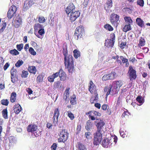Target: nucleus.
Masks as SVG:
<instances>
[{
    "label": "nucleus",
    "instance_id": "49",
    "mask_svg": "<svg viewBox=\"0 0 150 150\" xmlns=\"http://www.w3.org/2000/svg\"><path fill=\"white\" fill-rule=\"evenodd\" d=\"M38 33L40 35L42 36L45 33L44 29L42 28L41 29H40V30L38 31Z\"/></svg>",
    "mask_w": 150,
    "mask_h": 150
},
{
    "label": "nucleus",
    "instance_id": "56",
    "mask_svg": "<svg viewBox=\"0 0 150 150\" xmlns=\"http://www.w3.org/2000/svg\"><path fill=\"white\" fill-rule=\"evenodd\" d=\"M98 95H96V97L95 98L93 99V101L92 102V100H91V103H95L98 101Z\"/></svg>",
    "mask_w": 150,
    "mask_h": 150
},
{
    "label": "nucleus",
    "instance_id": "11",
    "mask_svg": "<svg viewBox=\"0 0 150 150\" xmlns=\"http://www.w3.org/2000/svg\"><path fill=\"white\" fill-rule=\"evenodd\" d=\"M80 15V13L79 11H76L71 12L68 15L69 17V19L71 22L75 21L78 17Z\"/></svg>",
    "mask_w": 150,
    "mask_h": 150
},
{
    "label": "nucleus",
    "instance_id": "59",
    "mask_svg": "<svg viewBox=\"0 0 150 150\" xmlns=\"http://www.w3.org/2000/svg\"><path fill=\"white\" fill-rule=\"evenodd\" d=\"M6 27V23H4L3 27L0 29V32L1 33L4 30Z\"/></svg>",
    "mask_w": 150,
    "mask_h": 150
},
{
    "label": "nucleus",
    "instance_id": "15",
    "mask_svg": "<svg viewBox=\"0 0 150 150\" xmlns=\"http://www.w3.org/2000/svg\"><path fill=\"white\" fill-rule=\"evenodd\" d=\"M75 9L74 5L72 3H70L66 8L65 11L68 15H69L71 12L76 11Z\"/></svg>",
    "mask_w": 150,
    "mask_h": 150
},
{
    "label": "nucleus",
    "instance_id": "64",
    "mask_svg": "<svg viewBox=\"0 0 150 150\" xmlns=\"http://www.w3.org/2000/svg\"><path fill=\"white\" fill-rule=\"evenodd\" d=\"M120 134L121 136L123 138H125L126 136V134H125L124 133V132L123 131L122 132L121 131H120Z\"/></svg>",
    "mask_w": 150,
    "mask_h": 150
},
{
    "label": "nucleus",
    "instance_id": "33",
    "mask_svg": "<svg viewBox=\"0 0 150 150\" xmlns=\"http://www.w3.org/2000/svg\"><path fill=\"white\" fill-rule=\"evenodd\" d=\"M145 45V40L142 37H141L139 40V45L141 46H143Z\"/></svg>",
    "mask_w": 150,
    "mask_h": 150
},
{
    "label": "nucleus",
    "instance_id": "28",
    "mask_svg": "<svg viewBox=\"0 0 150 150\" xmlns=\"http://www.w3.org/2000/svg\"><path fill=\"white\" fill-rule=\"evenodd\" d=\"M88 140H91L92 138V134L89 132H86L85 133L84 137Z\"/></svg>",
    "mask_w": 150,
    "mask_h": 150
},
{
    "label": "nucleus",
    "instance_id": "6",
    "mask_svg": "<svg viewBox=\"0 0 150 150\" xmlns=\"http://www.w3.org/2000/svg\"><path fill=\"white\" fill-rule=\"evenodd\" d=\"M60 132V134L59 135L60 138L58 139V142H64L67 139L68 133L65 129L61 130Z\"/></svg>",
    "mask_w": 150,
    "mask_h": 150
},
{
    "label": "nucleus",
    "instance_id": "43",
    "mask_svg": "<svg viewBox=\"0 0 150 150\" xmlns=\"http://www.w3.org/2000/svg\"><path fill=\"white\" fill-rule=\"evenodd\" d=\"M10 53L12 54L16 55L19 54V52L16 49H14L10 51Z\"/></svg>",
    "mask_w": 150,
    "mask_h": 150
},
{
    "label": "nucleus",
    "instance_id": "22",
    "mask_svg": "<svg viewBox=\"0 0 150 150\" xmlns=\"http://www.w3.org/2000/svg\"><path fill=\"white\" fill-rule=\"evenodd\" d=\"M136 21L137 24L140 27H142L144 26V21L140 18H137Z\"/></svg>",
    "mask_w": 150,
    "mask_h": 150
},
{
    "label": "nucleus",
    "instance_id": "17",
    "mask_svg": "<svg viewBox=\"0 0 150 150\" xmlns=\"http://www.w3.org/2000/svg\"><path fill=\"white\" fill-rule=\"evenodd\" d=\"M37 126L35 125H30L27 127V130L29 132H32L37 130Z\"/></svg>",
    "mask_w": 150,
    "mask_h": 150
},
{
    "label": "nucleus",
    "instance_id": "9",
    "mask_svg": "<svg viewBox=\"0 0 150 150\" xmlns=\"http://www.w3.org/2000/svg\"><path fill=\"white\" fill-rule=\"evenodd\" d=\"M111 38L110 40H106L105 43V46L108 47H112L114 45L115 40V35L113 33L111 35Z\"/></svg>",
    "mask_w": 150,
    "mask_h": 150
},
{
    "label": "nucleus",
    "instance_id": "7",
    "mask_svg": "<svg viewBox=\"0 0 150 150\" xmlns=\"http://www.w3.org/2000/svg\"><path fill=\"white\" fill-rule=\"evenodd\" d=\"M119 16L116 14L113 13L110 16V20L112 25L116 26H117V24H119Z\"/></svg>",
    "mask_w": 150,
    "mask_h": 150
},
{
    "label": "nucleus",
    "instance_id": "27",
    "mask_svg": "<svg viewBox=\"0 0 150 150\" xmlns=\"http://www.w3.org/2000/svg\"><path fill=\"white\" fill-rule=\"evenodd\" d=\"M16 93L13 92L11 93L10 97V101L12 103H13L16 99Z\"/></svg>",
    "mask_w": 150,
    "mask_h": 150
},
{
    "label": "nucleus",
    "instance_id": "21",
    "mask_svg": "<svg viewBox=\"0 0 150 150\" xmlns=\"http://www.w3.org/2000/svg\"><path fill=\"white\" fill-rule=\"evenodd\" d=\"M15 23V27L16 28H18L22 24V19L19 17L17 18L14 21Z\"/></svg>",
    "mask_w": 150,
    "mask_h": 150
},
{
    "label": "nucleus",
    "instance_id": "34",
    "mask_svg": "<svg viewBox=\"0 0 150 150\" xmlns=\"http://www.w3.org/2000/svg\"><path fill=\"white\" fill-rule=\"evenodd\" d=\"M79 150H87L86 147L83 144L79 143L78 144Z\"/></svg>",
    "mask_w": 150,
    "mask_h": 150
},
{
    "label": "nucleus",
    "instance_id": "60",
    "mask_svg": "<svg viewBox=\"0 0 150 150\" xmlns=\"http://www.w3.org/2000/svg\"><path fill=\"white\" fill-rule=\"evenodd\" d=\"M59 72H56V73H54L53 75H52V76H53V77H54V79H55V78H57V77L59 75Z\"/></svg>",
    "mask_w": 150,
    "mask_h": 150
},
{
    "label": "nucleus",
    "instance_id": "30",
    "mask_svg": "<svg viewBox=\"0 0 150 150\" xmlns=\"http://www.w3.org/2000/svg\"><path fill=\"white\" fill-rule=\"evenodd\" d=\"M124 19L125 22L128 24H130L133 22L131 18L129 17L125 16L124 18Z\"/></svg>",
    "mask_w": 150,
    "mask_h": 150
},
{
    "label": "nucleus",
    "instance_id": "36",
    "mask_svg": "<svg viewBox=\"0 0 150 150\" xmlns=\"http://www.w3.org/2000/svg\"><path fill=\"white\" fill-rule=\"evenodd\" d=\"M76 101V97L75 95H73L71 97L70 103L72 105H74L75 104Z\"/></svg>",
    "mask_w": 150,
    "mask_h": 150
},
{
    "label": "nucleus",
    "instance_id": "41",
    "mask_svg": "<svg viewBox=\"0 0 150 150\" xmlns=\"http://www.w3.org/2000/svg\"><path fill=\"white\" fill-rule=\"evenodd\" d=\"M43 76L42 74H40L38 76L37 78V82H41L43 80Z\"/></svg>",
    "mask_w": 150,
    "mask_h": 150
},
{
    "label": "nucleus",
    "instance_id": "1",
    "mask_svg": "<svg viewBox=\"0 0 150 150\" xmlns=\"http://www.w3.org/2000/svg\"><path fill=\"white\" fill-rule=\"evenodd\" d=\"M97 131L94 134L93 144L94 145H98L101 142L102 137V127L104 125L105 123L101 120H97L95 121Z\"/></svg>",
    "mask_w": 150,
    "mask_h": 150
},
{
    "label": "nucleus",
    "instance_id": "14",
    "mask_svg": "<svg viewBox=\"0 0 150 150\" xmlns=\"http://www.w3.org/2000/svg\"><path fill=\"white\" fill-rule=\"evenodd\" d=\"M59 113L58 108H56L54 111V115L53 117V123L54 126H56L57 124V122Z\"/></svg>",
    "mask_w": 150,
    "mask_h": 150
},
{
    "label": "nucleus",
    "instance_id": "31",
    "mask_svg": "<svg viewBox=\"0 0 150 150\" xmlns=\"http://www.w3.org/2000/svg\"><path fill=\"white\" fill-rule=\"evenodd\" d=\"M42 28V25L39 23L35 24L34 26L35 31H36L40 30V29H41Z\"/></svg>",
    "mask_w": 150,
    "mask_h": 150
},
{
    "label": "nucleus",
    "instance_id": "53",
    "mask_svg": "<svg viewBox=\"0 0 150 150\" xmlns=\"http://www.w3.org/2000/svg\"><path fill=\"white\" fill-rule=\"evenodd\" d=\"M61 82L60 81H58L54 83V86L56 88H58Z\"/></svg>",
    "mask_w": 150,
    "mask_h": 150
},
{
    "label": "nucleus",
    "instance_id": "39",
    "mask_svg": "<svg viewBox=\"0 0 150 150\" xmlns=\"http://www.w3.org/2000/svg\"><path fill=\"white\" fill-rule=\"evenodd\" d=\"M28 74V72L27 71L23 70L21 75L22 77L25 78L27 77Z\"/></svg>",
    "mask_w": 150,
    "mask_h": 150
},
{
    "label": "nucleus",
    "instance_id": "26",
    "mask_svg": "<svg viewBox=\"0 0 150 150\" xmlns=\"http://www.w3.org/2000/svg\"><path fill=\"white\" fill-rule=\"evenodd\" d=\"M69 90L70 88H67L64 94V99L66 101L67 100V98L69 97Z\"/></svg>",
    "mask_w": 150,
    "mask_h": 150
},
{
    "label": "nucleus",
    "instance_id": "38",
    "mask_svg": "<svg viewBox=\"0 0 150 150\" xmlns=\"http://www.w3.org/2000/svg\"><path fill=\"white\" fill-rule=\"evenodd\" d=\"M104 28L110 31H112L113 30V28L109 24H105L104 25Z\"/></svg>",
    "mask_w": 150,
    "mask_h": 150
},
{
    "label": "nucleus",
    "instance_id": "20",
    "mask_svg": "<svg viewBox=\"0 0 150 150\" xmlns=\"http://www.w3.org/2000/svg\"><path fill=\"white\" fill-rule=\"evenodd\" d=\"M112 88H111L110 87V84L108 87H105L104 89V91L107 92L106 95L108 96L109 94L113 95L115 94L113 93L112 92Z\"/></svg>",
    "mask_w": 150,
    "mask_h": 150
},
{
    "label": "nucleus",
    "instance_id": "24",
    "mask_svg": "<svg viewBox=\"0 0 150 150\" xmlns=\"http://www.w3.org/2000/svg\"><path fill=\"white\" fill-rule=\"evenodd\" d=\"M28 70L31 73L35 74L36 71V69L35 67L34 66L29 67H28Z\"/></svg>",
    "mask_w": 150,
    "mask_h": 150
},
{
    "label": "nucleus",
    "instance_id": "47",
    "mask_svg": "<svg viewBox=\"0 0 150 150\" xmlns=\"http://www.w3.org/2000/svg\"><path fill=\"white\" fill-rule=\"evenodd\" d=\"M23 44H21L19 45H16V47L19 51H21V50L23 48Z\"/></svg>",
    "mask_w": 150,
    "mask_h": 150
},
{
    "label": "nucleus",
    "instance_id": "19",
    "mask_svg": "<svg viewBox=\"0 0 150 150\" xmlns=\"http://www.w3.org/2000/svg\"><path fill=\"white\" fill-rule=\"evenodd\" d=\"M14 112L16 114H18L22 110V108L20 104H16L13 107Z\"/></svg>",
    "mask_w": 150,
    "mask_h": 150
},
{
    "label": "nucleus",
    "instance_id": "42",
    "mask_svg": "<svg viewBox=\"0 0 150 150\" xmlns=\"http://www.w3.org/2000/svg\"><path fill=\"white\" fill-rule=\"evenodd\" d=\"M68 116L70 118L71 120H73L74 118V114L70 111L67 112Z\"/></svg>",
    "mask_w": 150,
    "mask_h": 150
},
{
    "label": "nucleus",
    "instance_id": "55",
    "mask_svg": "<svg viewBox=\"0 0 150 150\" xmlns=\"http://www.w3.org/2000/svg\"><path fill=\"white\" fill-rule=\"evenodd\" d=\"M95 85H92L89 86V90L90 92L91 93H92L93 92V91L94 89H95L94 86Z\"/></svg>",
    "mask_w": 150,
    "mask_h": 150
},
{
    "label": "nucleus",
    "instance_id": "61",
    "mask_svg": "<svg viewBox=\"0 0 150 150\" xmlns=\"http://www.w3.org/2000/svg\"><path fill=\"white\" fill-rule=\"evenodd\" d=\"M135 61H137V60L135 57L131 58L129 59V61L133 63H134Z\"/></svg>",
    "mask_w": 150,
    "mask_h": 150
},
{
    "label": "nucleus",
    "instance_id": "57",
    "mask_svg": "<svg viewBox=\"0 0 150 150\" xmlns=\"http://www.w3.org/2000/svg\"><path fill=\"white\" fill-rule=\"evenodd\" d=\"M49 22H50V25L51 26H53L54 23V18H53L52 19H50Z\"/></svg>",
    "mask_w": 150,
    "mask_h": 150
},
{
    "label": "nucleus",
    "instance_id": "10",
    "mask_svg": "<svg viewBox=\"0 0 150 150\" xmlns=\"http://www.w3.org/2000/svg\"><path fill=\"white\" fill-rule=\"evenodd\" d=\"M17 10L16 7L14 6H11L7 13V17L9 19L15 16V13Z\"/></svg>",
    "mask_w": 150,
    "mask_h": 150
},
{
    "label": "nucleus",
    "instance_id": "23",
    "mask_svg": "<svg viewBox=\"0 0 150 150\" xmlns=\"http://www.w3.org/2000/svg\"><path fill=\"white\" fill-rule=\"evenodd\" d=\"M59 73V76L61 80H63L65 78V74L62 69H60Z\"/></svg>",
    "mask_w": 150,
    "mask_h": 150
},
{
    "label": "nucleus",
    "instance_id": "35",
    "mask_svg": "<svg viewBox=\"0 0 150 150\" xmlns=\"http://www.w3.org/2000/svg\"><path fill=\"white\" fill-rule=\"evenodd\" d=\"M8 112L7 110L6 109H4L2 111V114L3 117L5 119H7L8 118Z\"/></svg>",
    "mask_w": 150,
    "mask_h": 150
},
{
    "label": "nucleus",
    "instance_id": "4",
    "mask_svg": "<svg viewBox=\"0 0 150 150\" xmlns=\"http://www.w3.org/2000/svg\"><path fill=\"white\" fill-rule=\"evenodd\" d=\"M122 84L123 82L121 80L113 81L111 84H110L111 88H112L113 93L115 94L117 93Z\"/></svg>",
    "mask_w": 150,
    "mask_h": 150
},
{
    "label": "nucleus",
    "instance_id": "32",
    "mask_svg": "<svg viewBox=\"0 0 150 150\" xmlns=\"http://www.w3.org/2000/svg\"><path fill=\"white\" fill-rule=\"evenodd\" d=\"M8 139L10 143H15L17 141L16 138L13 136H9Z\"/></svg>",
    "mask_w": 150,
    "mask_h": 150
},
{
    "label": "nucleus",
    "instance_id": "25",
    "mask_svg": "<svg viewBox=\"0 0 150 150\" xmlns=\"http://www.w3.org/2000/svg\"><path fill=\"white\" fill-rule=\"evenodd\" d=\"M137 101L139 103V104H138L139 105H141L144 102V99L142 96H139L136 98Z\"/></svg>",
    "mask_w": 150,
    "mask_h": 150
},
{
    "label": "nucleus",
    "instance_id": "48",
    "mask_svg": "<svg viewBox=\"0 0 150 150\" xmlns=\"http://www.w3.org/2000/svg\"><path fill=\"white\" fill-rule=\"evenodd\" d=\"M38 21L40 23H43L45 21V19L44 17L40 16L39 18Z\"/></svg>",
    "mask_w": 150,
    "mask_h": 150
},
{
    "label": "nucleus",
    "instance_id": "5",
    "mask_svg": "<svg viewBox=\"0 0 150 150\" xmlns=\"http://www.w3.org/2000/svg\"><path fill=\"white\" fill-rule=\"evenodd\" d=\"M84 33L83 26L80 25L76 29L74 35V37L75 39L77 40L79 37L81 38Z\"/></svg>",
    "mask_w": 150,
    "mask_h": 150
},
{
    "label": "nucleus",
    "instance_id": "54",
    "mask_svg": "<svg viewBox=\"0 0 150 150\" xmlns=\"http://www.w3.org/2000/svg\"><path fill=\"white\" fill-rule=\"evenodd\" d=\"M57 147V144L56 143H54L51 147L52 150H56Z\"/></svg>",
    "mask_w": 150,
    "mask_h": 150
},
{
    "label": "nucleus",
    "instance_id": "58",
    "mask_svg": "<svg viewBox=\"0 0 150 150\" xmlns=\"http://www.w3.org/2000/svg\"><path fill=\"white\" fill-rule=\"evenodd\" d=\"M10 64L8 63H6L4 67V70L6 71L8 68Z\"/></svg>",
    "mask_w": 150,
    "mask_h": 150
},
{
    "label": "nucleus",
    "instance_id": "44",
    "mask_svg": "<svg viewBox=\"0 0 150 150\" xmlns=\"http://www.w3.org/2000/svg\"><path fill=\"white\" fill-rule=\"evenodd\" d=\"M1 103L2 105L7 106L8 105L9 102L8 100L3 99L1 101Z\"/></svg>",
    "mask_w": 150,
    "mask_h": 150
},
{
    "label": "nucleus",
    "instance_id": "40",
    "mask_svg": "<svg viewBox=\"0 0 150 150\" xmlns=\"http://www.w3.org/2000/svg\"><path fill=\"white\" fill-rule=\"evenodd\" d=\"M23 63V62L22 60H19L15 64V66L17 67H19L21 66L22 65Z\"/></svg>",
    "mask_w": 150,
    "mask_h": 150
},
{
    "label": "nucleus",
    "instance_id": "45",
    "mask_svg": "<svg viewBox=\"0 0 150 150\" xmlns=\"http://www.w3.org/2000/svg\"><path fill=\"white\" fill-rule=\"evenodd\" d=\"M16 69H14L13 68H12L11 70V76L14 77L16 76Z\"/></svg>",
    "mask_w": 150,
    "mask_h": 150
},
{
    "label": "nucleus",
    "instance_id": "63",
    "mask_svg": "<svg viewBox=\"0 0 150 150\" xmlns=\"http://www.w3.org/2000/svg\"><path fill=\"white\" fill-rule=\"evenodd\" d=\"M95 106L98 109H100V105L98 103H96L95 104Z\"/></svg>",
    "mask_w": 150,
    "mask_h": 150
},
{
    "label": "nucleus",
    "instance_id": "3",
    "mask_svg": "<svg viewBox=\"0 0 150 150\" xmlns=\"http://www.w3.org/2000/svg\"><path fill=\"white\" fill-rule=\"evenodd\" d=\"M117 138L116 136L112 135L103 140L102 142V145L103 147L107 148L110 146V143L111 146L115 145L117 142Z\"/></svg>",
    "mask_w": 150,
    "mask_h": 150
},
{
    "label": "nucleus",
    "instance_id": "50",
    "mask_svg": "<svg viewBox=\"0 0 150 150\" xmlns=\"http://www.w3.org/2000/svg\"><path fill=\"white\" fill-rule=\"evenodd\" d=\"M137 3L141 6H143L144 4V1L143 0H138Z\"/></svg>",
    "mask_w": 150,
    "mask_h": 150
},
{
    "label": "nucleus",
    "instance_id": "46",
    "mask_svg": "<svg viewBox=\"0 0 150 150\" xmlns=\"http://www.w3.org/2000/svg\"><path fill=\"white\" fill-rule=\"evenodd\" d=\"M29 51L30 54L33 55H35L36 54V52L32 47H30L29 50Z\"/></svg>",
    "mask_w": 150,
    "mask_h": 150
},
{
    "label": "nucleus",
    "instance_id": "12",
    "mask_svg": "<svg viewBox=\"0 0 150 150\" xmlns=\"http://www.w3.org/2000/svg\"><path fill=\"white\" fill-rule=\"evenodd\" d=\"M116 77V74L115 72H112L108 74H105L102 78L103 81H106L109 79H113Z\"/></svg>",
    "mask_w": 150,
    "mask_h": 150
},
{
    "label": "nucleus",
    "instance_id": "29",
    "mask_svg": "<svg viewBox=\"0 0 150 150\" xmlns=\"http://www.w3.org/2000/svg\"><path fill=\"white\" fill-rule=\"evenodd\" d=\"M131 28L130 26V24H128L126 25L123 28V31L125 32H127V31L130 30Z\"/></svg>",
    "mask_w": 150,
    "mask_h": 150
},
{
    "label": "nucleus",
    "instance_id": "18",
    "mask_svg": "<svg viewBox=\"0 0 150 150\" xmlns=\"http://www.w3.org/2000/svg\"><path fill=\"white\" fill-rule=\"evenodd\" d=\"M93 123L90 120H88L86 122L85 129L87 131H90L93 129Z\"/></svg>",
    "mask_w": 150,
    "mask_h": 150
},
{
    "label": "nucleus",
    "instance_id": "8",
    "mask_svg": "<svg viewBox=\"0 0 150 150\" xmlns=\"http://www.w3.org/2000/svg\"><path fill=\"white\" fill-rule=\"evenodd\" d=\"M129 69L128 74L129 76V79L131 81H133L137 77L136 71L134 69L132 66L129 67Z\"/></svg>",
    "mask_w": 150,
    "mask_h": 150
},
{
    "label": "nucleus",
    "instance_id": "16",
    "mask_svg": "<svg viewBox=\"0 0 150 150\" xmlns=\"http://www.w3.org/2000/svg\"><path fill=\"white\" fill-rule=\"evenodd\" d=\"M112 1L111 0H108L104 5V8L106 11V13H108L109 10L112 6Z\"/></svg>",
    "mask_w": 150,
    "mask_h": 150
},
{
    "label": "nucleus",
    "instance_id": "51",
    "mask_svg": "<svg viewBox=\"0 0 150 150\" xmlns=\"http://www.w3.org/2000/svg\"><path fill=\"white\" fill-rule=\"evenodd\" d=\"M120 59L122 60L123 63H126L128 62V59L122 56L120 57Z\"/></svg>",
    "mask_w": 150,
    "mask_h": 150
},
{
    "label": "nucleus",
    "instance_id": "52",
    "mask_svg": "<svg viewBox=\"0 0 150 150\" xmlns=\"http://www.w3.org/2000/svg\"><path fill=\"white\" fill-rule=\"evenodd\" d=\"M52 75L48 77V81L50 82H53L54 81V78Z\"/></svg>",
    "mask_w": 150,
    "mask_h": 150
},
{
    "label": "nucleus",
    "instance_id": "2",
    "mask_svg": "<svg viewBox=\"0 0 150 150\" xmlns=\"http://www.w3.org/2000/svg\"><path fill=\"white\" fill-rule=\"evenodd\" d=\"M63 54L64 56V64L66 68L68 69L69 73H72L74 70V67L73 58L71 55H68L67 46L64 44L63 46Z\"/></svg>",
    "mask_w": 150,
    "mask_h": 150
},
{
    "label": "nucleus",
    "instance_id": "37",
    "mask_svg": "<svg viewBox=\"0 0 150 150\" xmlns=\"http://www.w3.org/2000/svg\"><path fill=\"white\" fill-rule=\"evenodd\" d=\"M74 56L76 59L77 58L80 56L79 52L76 50H75L73 51Z\"/></svg>",
    "mask_w": 150,
    "mask_h": 150
},
{
    "label": "nucleus",
    "instance_id": "13",
    "mask_svg": "<svg viewBox=\"0 0 150 150\" xmlns=\"http://www.w3.org/2000/svg\"><path fill=\"white\" fill-rule=\"evenodd\" d=\"M35 0H26L24 2L23 8L24 11L27 10L35 3Z\"/></svg>",
    "mask_w": 150,
    "mask_h": 150
},
{
    "label": "nucleus",
    "instance_id": "62",
    "mask_svg": "<svg viewBox=\"0 0 150 150\" xmlns=\"http://www.w3.org/2000/svg\"><path fill=\"white\" fill-rule=\"evenodd\" d=\"M27 91L30 95L32 93L33 91L30 88H28L27 89Z\"/></svg>",
    "mask_w": 150,
    "mask_h": 150
}]
</instances>
